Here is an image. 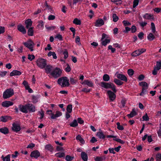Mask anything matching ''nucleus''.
Listing matches in <instances>:
<instances>
[{"label": "nucleus", "mask_w": 161, "mask_h": 161, "mask_svg": "<svg viewBox=\"0 0 161 161\" xmlns=\"http://www.w3.org/2000/svg\"><path fill=\"white\" fill-rule=\"evenodd\" d=\"M151 26L152 32L154 33H155L156 31L155 27V26L154 24L152 22L151 23Z\"/></svg>", "instance_id": "53"}, {"label": "nucleus", "mask_w": 161, "mask_h": 161, "mask_svg": "<svg viewBox=\"0 0 161 161\" xmlns=\"http://www.w3.org/2000/svg\"><path fill=\"white\" fill-rule=\"evenodd\" d=\"M23 84L25 87L26 90L28 91L29 92L31 93L33 92V90L30 88L28 83L25 80H24Z\"/></svg>", "instance_id": "12"}, {"label": "nucleus", "mask_w": 161, "mask_h": 161, "mask_svg": "<svg viewBox=\"0 0 161 161\" xmlns=\"http://www.w3.org/2000/svg\"><path fill=\"white\" fill-rule=\"evenodd\" d=\"M96 135L98 136L100 139H104L105 137V136L103 134L102 131L97 132Z\"/></svg>", "instance_id": "23"}, {"label": "nucleus", "mask_w": 161, "mask_h": 161, "mask_svg": "<svg viewBox=\"0 0 161 161\" xmlns=\"http://www.w3.org/2000/svg\"><path fill=\"white\" fill-rule=\"evenodd\" d=\"M139 0H134L133 6V8H135L138 5Z\"/></svg>", "instance_id": "52"}, {"label": "nucleus", "mask_w": 161, "mask_h": 161, "mask_svg": "<svg viewBox=\"0 0 161 161\" xmlns=\"http://www.w3.org/2000/svg\"><path fill=\"white\" fill-rule=\"evenodd\" d=\"M28 104H26L25 105H19V110L22 112L27 113H28V109L27 108Z\"/></svg>", "instance_id": "8"}, {"label": "nucleus", "mask_w": 161, "mask_h": 161, "mask_svg": "<svg viewBox=\"0 0 161 161\" xmlns=\"http://www.w3.org/2000/svg\"><path fill=\"white\" fill-rule=\"evenodd\" d=\"M33 30L32 27L30 28L29 29L28 33L29 35L32 36L33 34Z\"/></svg>", "instance_id": "43"}, {"label": "nucleus", "mask_w": 161, "mask_h": 161, "mask_svg": "<svg viewBox=\"0 0 161 161\" xmlns=\"http://www.w3.org/2000/svg\"><path fill=\"white\" fill-rule=\"evenodd\" d=\"M21 72L17 70H14L10 73V75L12 76L15 75H20L21 74Z\"/></svg>", "instance_id": "17"}, {"label": "nucleus", "mask_w": 161, "mask_h": 161, "mask_svg": "<svg viewBox=\"0 0 161 161\" xmlns=\"http://www.w3.org/2000/svg\"><path fill=\"white\" fill-rule=\"evenodd\" d=\"M13 103L10 101H5L2 103V105L3 107H8L10 106L13 105Z\"/></svg>", "instance_id": "13"}, {"label": "nucleus", "mask_w": 161, "mask_h": 161, "mask_svg": "<svg viewBox=\"0 0 161 161\" xmlns=\"http://www.w3.org/2000/svg\"><path fill=\"white\" fill-rule=\"evenodd\" d=\"M45 68V70L47 73H50L51 71L53 69V67L50 65L47 66Z\"/></svg>", "instance_id": "22"}, {"label": "nucleus", "mask_w": 161, "mask_h": 161, "mask_svg": "<svg viewBox=\"0 0 161 161\" xmlns=\"http://www.w3.org/2000/svg\"><path fill=\"white\" fill-rule=\"evenodd\" d=\"M81 84L85 86H91V82L87 80H85L83 82H81Z\"/></svg>", "instance_id": "42"}, {"label": "nucleus", "mask_w": 161, "mask_h": 161, "mask_svg": "<svg viewBox=\"0 0 161 161\" xmlns=\"http://www.w3.org/2000/svg\"><path fill=\"white\" fill-rule=\"evenodd\" d=\"M23 44L25 47H27L31 51H33V47L34 46V43L31 39L28 40L26 42H24Z\"/></svg>", "instance_id": "7"}, {"label": "nucleus", "mask_w": 161, "mask_h": 161, "mask_svg": "<svg viewBox=\"0 0 161 161\" xmlns=\"http://www.w3.org/2000/svg\"><path fill=\"white\" fill-rule=\"evenodd\" d=\"M55 155L58 157L62 158L64 157V153H58L55 154Z\"/></svg>", "instance_id": "40"}, {"label": "nucleus", "mask_w": 161, "mask_h": 161, "mask_svg": "<svg viewBox=\"0 0 161 161\" xmlns=\"http://www.w3.org/2000/svg\"><path fill=\"white\" fill-rule=\"evenodd\" d=\"M142 118L144 121H148L149 119V118L147 113L145 114V115L143 116Z\"/></svg>", "instance_id": "57"}, {"label": "nucleus", "mask_w": 161, "mask_h": 161, "mask_svg": "<svg viewBox=\"0 0 161 161\" xmlns=\"http://www.w3.org/2000/svg\"><path fill=\"white\" fill-rule=\"evenodd\" d=\"M40 155L39 152L37 150H35L31 152L30 156L36 158H37Z\"/></svg>", "instance_id": "11"}, {"label": "nucleus", "mask_w": 161, "mask_h": 161, "mask_svg": "<svg viewBox=\"0 0 161 161\" xmlns=\"http://www.w3.org/2000/svg\"><path fill=\"white\" fill-rule=\"evenodd\" d=\"M28 112H33L35 111V108L32 104L28 103Z\"/></svg>", "instance_id": "15"}, {"label": "nucleus", "mask_w": 161, "mask_h": 161, "mask_svg": "<svg viewBox=\"0 0 161 161\" xmlns=\"http://www.w3.org/2000/svg\"><path fill=\"white\" fill-rule=\"evenodd\" d=\"M113 140H114L117 141L119 142L122 144H124L125 143V142L124 141L121 140L120 139L114 138Z\"/></svg>", "instance_id": "55"}, {"label": "nucleus", "mask_w": 161, "mask_h": 161, "mask_svg": "<svg viewBox=\"0 0 161 161\" xmlns=\"http://www.w3.org/2000/svg\"><path fill=\"white\" fill-rule=\"evenodd\" d=\"M76 138V140L79 141L81 143L83 144L84 143V141L82 138L80 136L78 135L77 136Z\"/></svg>", "instance_id": "37"}, {"label": "nucleus", "mask_w": 161, "mask_h": 161, "mask_svg": "<svg viewBox=\"0 0 161 161\" xmlns=\"http://www.w3.org/2000/svg\"><path fill=\"white\" fill-rule=\"evenodd\" d=\"M104 24V22L101 19H99L96 20L95 25L97 27L100 26Z\"/></svg>", "instance_id": "14"}, {"label": "nucleus", "mask_w": 161, "mask_h": 161, "mask_svg": "<svg viewBox=\"0 0 161 161\" xmlns=\"http://www.w3.org/2000/svg\"><path fill=\"white\" fill-rule=\"evenodd\" d=\"M55 38L57 39L58 40L60 41H62L63 40V37L60 34H58L55 36Z\"/></svg>", "instance_id": "44"}, {"label": "nucleus", "mask_w": 161, "mask_h": 161, "mask_svg": "<svg viewBox=\"0 0 161 161\" xmlns=\"http://www.w3.org/2000/svg\"><path fill=\"white\" fill-rule=\"evenodd\" d=\"M10 155H8L5 157H4L3 155H2L1 157V158L3 159V161H10Z\"/></svg>", "instance_id": "30"}, {"label": "nucleus", "mask_w": 161, "mask_h": 161, "mask_svg": "<svg viewBox=\"0 0 161 161\" xmlns=\"http://www.w3.org/2000/svg\"><path fill=\"white\" fill-rule=\"evenodd\" d=\"M0 132L4 134H6L8 133L9 131L7 128L4 127L0 129Z\"/></svg>", "instance_id": "19"}, {"label": "nucleus", "mask_w": 161, "mask_h": 161, "mask_svg": "<svg viewBox=\"0 0 161 161\" xmlns=\"http://www.w3.org/2000/svg\"><path fill=\"white\" fill-rule=\"evenodd\" d=\"M38 98L36 96H33L32 97V102L34 103H36L38 101Z\"/></svg>", "instance_id": "51"}, {"label": "nucleus", "mask_w": 161, "mask_h": 161, "mask_svg": "<svg viewBox=\"0 0 161 161\" xmlns=\"http://www.w3.org/2000/svg\"><path fill=\"white\" fill-rule=\"evenodd\" d=\"M153 15H151V14H145L143 16V18L145 19H152L153 20H154V18L153 17Z\"/></svg>", "instance_id": "21"}, {"label": "nucleus", "mask_w": 161, "mask_h": 161, "mask_svg": "<svg viewBox=\"0 0 161 161\" xmlns=\"http://www.w3.org/2000/svg\"><path fill=\"white\" fill-rule=\"evenodd\" d=\"M35 58V57L34 55H32L30 54H29L28 55V58L30 61H32V60L34 59Z\"/></svg>", "instance_id": "58"}, {"label": "nucleus", "mask_w": 161, "mask_h": 161, "mask_svg": "<svg viewBox=\"0 0 161 161\" xmlns=\"http://www.w3.org/2000/svg\"><path fill=\"white\" fill-rule=\"evenodd\" d=\"M76 80L73 78H70V82L72 84H74L76 83Z\"/></svg>", "instance_id": "63"}, {"label": "nucleus", "mask_w": 161, "mask_h": 161, "mask_svg": "<svg viewBox=\"0 0 161 161\" xmlns=\"http://www.w3.org/2000/svg\"><path fill=\"white\" fill-rule=\"evenodd\" d=\"M156 159L157 161H160L161 160V154L158 153L156 155Z\"/></svg>", "instance_id": "54"}, {"label": "nucleus", "mask_w": 161, "mask_h": 161, "mask_svg": "<svg viewBox=\"0 0 161 161\" xmlns=\"http://www.w3.org/2000/svg\"><path fill=\"white\" fill-rule=\"evenodd\" d=\"M55 17L53 15H50L48 16V19L49 20H53L55 19Z\"/></svg>", "instance_id": "64"}, {"label": "nucleus", "mask_w": 161, "mask_h": 161, "mask_svg": "<svg viewBox=\"0 0 161 161\" xmlns=\"http://www.w3.org/2000/svg\"><path fill=\"white\" fill-rule=\"evenodd\" d=\"M45 149L50 152H52L53 150V147L50 144H48L46 145L45 146Z\"/></svg>", "instance_id": "33"}, {"label": "nucleus", "mask_w": 161, "mask_h": 161, "mask_svg": "<svg viewBox=\"0 0 161 161\" xmlns=\"http://www.w3.org/2000/svg\"><path fill=\"white\" fill-rule=\"evenodd\" d=\"M127 73L130 76H132L134 74V71L132 69H129L127 70Z\"/></svg>", "instance_id": "38"}, {"label": "nucleus", "mask_w": 161, "mask_h": 161, "mask_svg": "<svg viewBox=\"0 0 161 161\" xmlns=\"http://www.w3.org/2000/svg\"><path fill=\"white\" fill-rule=\"evenodd\" d=\"M69 80L67 77H62L58 80V83L61 87H65L69 86Z\"/></svg>", "instance_id": "2"}, {"label": "nucleus", "mask_w": 161, "mask_h": 161, "mask_svg": "<svg viewBox=\"0 0 161 161\" xmlns=\"http://www.w3.org/2000/svg\"><path fill=\"white\" fill-rule=\"evenodd\" d=\"M66 65L67 67L65 68V70L66 72H69L70 71L71 68L69 65L68 64H66Z\"/></svg>", "instance_id": "62"}, {"label": "nucleus", "mask_w": 161, "mask_h": 161, "mask_svg": "<svg viewBox=\"0 0 161 161\" xmlns=\"http://www.w3.org/2000/svg\"><path fill=\"white\" fill-rule=\"evenodd\" d=\"M156 67L157 68H159V69H161V62H157Z\"/></svg>", "instance_id": "61"}, {"label": "nucleus", "mask_w": 161, "mask_h": 161, "mask_svg": "<svg viewBox=\"0 0 161 161\" xmlns=\"http://www.w3.org/2000/svg\"><path fill=\"white\" fill-rule=\"evenodd\" d=\"M12 129L15 132H18L20 130L21 128L19 125L14 123L13 124Z\"/></svg>", "instance_id": "10"}, {"label": "nucleus", "mask_w": 161, "mask_h": 161, "mask_svg": "<svg viewBox=\"0 0 161 161\" xmlns=\"http://www.w3.org/2000/svg\"><path fill=\"white\" fill-rule=\"evenodd\" d=\"M123 23L125 26L130 25H131V24L129 22L126 20H124L123 21Z\"/></svg>", "instance_id": "60"}, {"label": "nucleus", "mask_w": 161, "mask_h": 161, "mask_svg": "<svg viewBox=\"0 0 161 161\" xmlns=\"http://www.w3.org/2000/svg\"><path fill=\"white\" fill-rule=\"evenodd\" d=\"M114 82L115 83L119 86H121L123 83V82L121 81L120 80L116 78L114 79Z\"/></svg>", "instance_id": "32"}, {"label": "nucleus", "mask_w": 161, "mask_h": 161, "mask_svg": "<svg viewBox=\"0 0 161 161\" xmlns=\"http://www.w3.org/2000/svg\"><path fill=\"white\" fill-rule=\"evenodd\" d=\"M117 77L121 80L125 81V82L127 81V77L124 75L118 74L117 75Z\"/></svg>", "instance_id": "16"}, {"label": "nucleus", "mask_w": 161, "mask_h": 161, "mask_svg": "<svg viewBox=\"0 0 161 161\" xmlns=\"http://www.w3.org/2000/svg\"><path fill=\"white\" fill-rule=\"evenodd\" d=\"M109 79V76L108 74H104L103 76V80L104 81H108Z\"/></svg>", "instance_id": "35"}, {"label": "nucleus", "mask_w": 161, "mask_h": 161, "mask_svg": "<svg viewBox=\"0 0 161 161\" xmlns=\"http://www.w3.org/2000/svg\"><path fill=\"white\" fill-rule=\"evenodd\" d=\"M63 54L64 55V58L66 59L68 57V52L66 50H65L63 52Z\"/></svg>", "instance_id": "45"}, {"label": "nucleus", "mask_w": 161, "mask_h": 161, "mask_svg": "<svg viewBox=\"0 0 161 161\" xmlns=\"http://www.w3.org/2000/svg\"><path fill=\"white\" fill-rule=\"evenodd\" d=\"M37 66L41 69L45 68L47 65L46 60L42 58H39L36 61Z\"/></svg>", "instance_id": "3"}, {"label": "nucleus", "mask_w": 161, "mask_h": 161, "mask_svg": "<svg viewBox=\"0 0 161 161\" xmlns=\"http://www.w3.org/2000/svg\"><path fill=\"white\" fill-rule=\"evenodd\" d=\"M159 68H157L155 67L154 68V69L153 71L152 74L154 75H156L157 74V71L159 70Z\"/></svg>", "instance_id": "47"}, {"label": "nucleus", "mask_w": 161, "mask_h": 161, "mask_svg": "<svg viewBox=\"0 0 161 161\" xmlns=\"http://www.w3.org/2000/svg\"><path fill=\"white\" fill-rule=\"evenodd\" d=\"M18 29L20 32H21L23 34L26 33V31L24 27L21 25H19L18 26Z\"/></svg>", "instance_id": "18"}, {"label": "nucleus", "mask_w": 161, "mask_h": 161, "mask_svg": "<svg viewBox=\"0 0 161 161\" xmlns=\"http://www.w3.org/2000/svg\"><path fill=\"white\" fill-rule=\"evenodd\" d=\"M102 41V44L103 46H105L107 45V43L110 42V40L108 39H105V40H103Z\"/></svg>", "instance_id": "31"}, {"label": "nucleus", "mask_w": 161, "mask_h": 161, "mask_svg": "<svg viewBox=\"0 0 161 161\" xmlns=\"http://www.w3.org/2000/svg\"><path fill=\"white\" fill-rule=\"evenodd\" d=\"M139 85L140 86L142 87V88H144L145 89H148V84L146 82L143 81L140 82L139 83Z\"/></svg>", "instance_id": "20"}, {"label": "nucleus", "mask_w": 161, "mask_h": 161, "mask_svg": "<svg viewBox=\"0 0 161 161\" xmlns=\"http://www.w3.org/2000/svg\"><path fill=\"white\" fill-rule=\"evenodd\" d=\"M126 100L125 99H123L121 100V103L122 105V107L124 108L125 107V104L126 103Z\"/></svg>", "instance_id": "59"}, {"label": "nucleus", "mask_w": 161, "mask_h": 161, "mask_svg": "<svg viewBox=\"0 0 161 161\" xmlns=\"http://www.w3.org/2000/svg\"><path fill=\"white\" fill-rule=\"evenodd\" d=\"M81 157L82 159L84 161H87V154L83 152L81 153Z\"/></svg>", "instance_id": "24"}, {"label": "nucleus", "mask_w": 161, "mask_h": 161, "mask_svg": "<svg viewBox=\"0 0 161 161\" xmlns=\"http://www.w3.org/2000/svg\"><path fill=\"white\" fill-rule=\"evenodd\" d=\"M61 73L62 71L61 69L58 68H56L50 73V74L53 77L56 78L61 75Z\"/></svg>", "instance_id": "5"}, {"label": "nucleus", "mask_w": 161, "mask_h": 161, "mask_svg": "<svg viewBox=\"0 0 161 161\" xmlns=\"http://www.w3.org/2000/svg\"><path fill=\"white\" fill-rule=\"evenodd\" d=\"M66 110L67 112L68 113H71L72 110V105H68L67 106Z\"/></svg>", "instance_id": "36"}, {"label": "nucleus", "mask_w": 161, "mask_h": 161, "mask_svg": "<svg viewBox=\"0 0 161 161\" xmlns=\"http://www.w3.org/2000/svg\"><path fill=\"white\" fill-rule=\"evenodd\" d=\"M14 94V91L13 89L9 88L6 90L4 92L3 97L4 99H7L11 97Z\"/></svg>", "instance_id": "4"}, {"label": "nucleus", "mask_w": 161, "mask_h": 161, "mask_svg": "<svg viewBox=\"0 0 161 161\" xmlns=\"http://www.w3.org/2000/svg\"><path fill=\"white\" fill-rule=\"evenodd\" d=\"M130 29V30H131L132 33H134L136 32L137 30L136 28L135 25H133Z\"/></svg>", "instance_id": "56"}, {"label": "nucleus", "mask_w": 161, "mask_h": 161, "mask_svg": "<svg viewBox=\"0 0 161 161\" xmlns=\"http://www.w3.org/2000/svg\"><path fill=\"white\" fill-rule=\"evenodd\" d=\"M107 93L110 101H113L115 100L116 95L114 92L108 90L107 91Z\"/></svg>", "instance_id": "9"}, {"label": "nucleus", "mask_w": 161, "mask_h": 161, "mask_svg": "<svg viewBox=\"0 0 161 161\" xmlns=\"http://www.w3.org/2000/svg\"><path fill=\"white\" fill-rule=\"evenodd\" d=\"M74 158V157L70 156L69 155H67L65 159L67 161H71Z\"/></svg>", "instance_id": "46"}, {"label": "nucleus", "mask_w": 161, "mask_h": 161, "mask_svg": "<svg viewBox=\"0 0 161 161\" xmlns=\"http://www.w3.org/2000/svg\"><path fill=\"white\" fill-rule=\"evenodd\" d=\"M47 113L50 115H51V118L52 119H55L62 115V113L59 111H56L55 114H53L51 110L47 111Z\"/></svg>", "instance_id": "6"}, {"label": "nucleus", "mask_w": 161, "mask_h": 161, "mask_svg": "<svg viewBox=\"0 0 161 161\" xmlns=\"http://www.w3.org/2000/svg\"><path fill=\"white\" fill-rule=\"evenodd\" d=\"M10 118V117L7 116H2L0 118V120L1 121L5 122L8 121Z\"/></svg>", "instance_id": "25"}, {"label": "nucleus", "mask_w": 161, "mask_h": 161, "mask_svg": "<svg viewBox=\"0 0 161 161\" xmlns=\"http://www.w3.org/2000/svg\"><path fill=\"white\" fill-rule=\"evenodd\" d=\"M73 23L76 25H80L81 24V21L77 18H75L73 21Z\"/></svg>", "instance_id": "39"}, {"label": "nucleus", "mask_w": 161, "mask_h": 161, "mask_svg": "<svg viewBox=\"0 0 161 161\" xmlns=\"http://www.w3.org/2000/svg\"><path fill=\"white\" fill-rule=\"evenodd\" d=\"M78 124L77 121L76 120H74L73 122L71 123L70 125L72 127H75L78 125Z\"/></svg>", "instance_id": "34"}, {"label": "nucleus", "mask_w": 161, "mask_h": 161, "mask_svg": "<svg viewBox=\"0 0 161 161\" xmlns=\"http://www.w3.org/2000/svg\"><path fill=\"white\" fill-rule=\"evenodd\" d=\"M113 21L116 22L118 20V17L117 16L116 14H114L113 15Z\"/></svg>", "instance_id": "48"}, {"label": "nucleus", "mask_w": 161, "mask_h": 161, "mask_svg": "<svg viewBox=\"0 0 161 161\" xmlns=\"http://www.w3.org/2000/svg\"><path fill=\"white\" fill-rule=\"evenodd\" d=\"M100 86L102 87L105 89L111 88L115 93L116 92V90L114 85L111 82L107 83L102 82L100 83Z\"/></svg>", "instance_id": "1"}, {"label": "nucleus", "mask_w": 161, "mask_h": 161, "mask_svg": "<svg viewBox=\"0 0 161 161\" xmlns=\"http://www.w3.org/2000/svg\"><path fill=\"white\" fill-rule=\"evenodd\" d=\"M25 23L26 25V27L27 28H29L32 25V22L30 19H28L26 20Z\"/></svg>", "instance_id": "28"}, {"label": "nucleus", "mask_w": 161, "mask_h": 161, "mask_svg": "<svg viewBox=\"0 0 161 161\" xmlns=\"http://www.w3.org/2000/svg\"><path fill=\"white\" fill-rule=\"evenodd\" d=\"M106 158L104 156L97 157L95 158L96 161H103Z\"/></svg>", "instance_id": "29"}, {"label": "nucleus", "mask_w": 161, "mask_h": 161, "mask_svg": "<svg viewBox=\"0 0 161 161\" xmlns=\"http://www.w3.org/2000/svg\"><path fill=\"white\" fill-rule=\"evenodd\" d=\"M137 113L135 111V109H133L130 114L127 115V116L129 118H131L136 115Z\"/></svg>", "instance_id": "26"}, {"label": "nucleus", "mask_w": 161, "mask_h": 161, "mask_svg": "<svg viewBox=\"0 0 161 161\" xmlns=\"http://www.w3.org/2000/svg\"><path fill=\"white\" fill-rule=\"evenodd\" d=\"M117 128L118 129L120 130H124V128L122 125H120V123L119 122L117 123Z\"/></svg>", "instance_id": "49"}, {"label": "nucleus", "mask_w": 161, "mask_h": 161, "mask_svg": "<svg viewBox=\"0 0 161 161\" xmlns=\"http://www.w3.org/2000/svg\"><path fill=\"white\" fill-rule=\"evenodd\" d=\"M155 37L152 33H150L147 36V39L150 41L153 40Z\"/></svg>", "instance_id": "41"}, {"label": "nucleus", "mask_w": 161, "mask_h": 161, "mask_svg": "<svg viewBox=\"0 0 161 161\" xmlns=\"http://www.w3.org/2000/svg\"><path fill=\"white\" fill-rule=\"evenodd\" d=\"M38 113L39 114L40 116V117L39 118L41 119H42L44 115L43 111L42 110H41V111H39Z\"/></svg>", "instance_id": "50"}, {"label": "nucleus", "mask_w": 161, "mask_h": 161, "mask_svg": "<svg viewBox=\"0 0 161 161\" xmlns=\"http://www.w3.org/2000/svg\"><path fill=\"white\" fill-rule=\"evenodd\" d=\"M142 52L139 51V50H137L133 52L131 54V55L132 56H136L140 55L142 53Z\"/></svg>", "instance_id": "27"}]
</instances>
